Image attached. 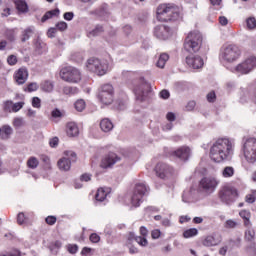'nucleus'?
Here are the masks:
<instances>
[{"label":"nucleus","instance_id":"obj_55","mask_svg":"<svg viewBox=\"0 0 256 256\" xmlns=\"http://www.w3.org/2000/svg\"><path fill=\"white\" fill-rule=\"evenodd\" d=\"M206 97L209 103H215L217 99V95H215V91L209 92Z\"/></svg>","mask_w":256,"mask_h":256},{"label":"nucleus","instance_id":"obj_16","mask_svg":"<svg viewBox=\"0 0 256 256\" xmlns=\"http://www.w3.org/2000/svg\"><path fill=\"white\" fill-rule=\"evenodd\" d=\"M218 196L222 203H225L226 205H231V203H233V201H235V198L237 197V189L229 186H224L220 189Z\"/></svg>","mask_w":256,"mask_h":256},{"label":"nucleus","instance_id":"obj_48","mask_svg":"<svg viewBox=\"0 0 256 256\" xmlns=\"http://www.w3.org/2000/svg\"><path fill=\"white\" fill-rule=\"evenodd\" d=\"M13 125L16 129H19V127H23L25 125V120H23L22 117H16L13 120Z\"/></svg>","mask_w":256,"mask_h":256},{"label":"nucleus","instance_id":"obj_36","mask_svg":"<svg viewBox=\"0 0 256 256\" xmlns=\"http://www.w3.org/2000/svg\"><path fill=\"white\" fill-rule=\"evenodd\" d=\"M241 222L233 219H228L224 222V228L225 229H237V227H240Z\"/></svg>","mask_w":256,"mask_h":256},{"label":"nucleus","instance_id":"obj_43","mask_svg":"<svg viewBox=\"0 0 256 256\" xmlns=\"http://www.w3.org/2000/svg\"><path fill=\"white\" fill-rule=\"evenodd\" d=\"M53 82L46 80L42 83L41 89L42 91H45L46 93H51L53 91Z\"/></svg>","mask_w":256,"mask_h":256},{"label":"nucleus","instance_id":"obj_53","mask_svg":"<svg viewBox=\"0 0 256 256\" xmlns=\"http://www.w3.org/2000/svg\"><path fill=\"white\" fill-rule=\"evenodd\" d=\"M32 107L34 109H41V99L39 97L32 98Z\"/></svg>","mask_w":256,"mask_h":256},{"label":"nucleus","instance_id":"obj_15","mask_svg":"<svg viewBox=\"0 0 256 256\" xmlns=\"http://www.w3.org/2000/svg\"><path fill=\"white\" fill-rule=\"evenodd\" d=\"M65 157L60 158L57 162L58 169L61 171H70L71 170V162L75 163L77 161V154L73 151H65Z\"/></svg>","mask_w":256,"mask_h":256},{"label":"nucleus","instance_id":"obj_34","mask_svg":"<svg viewBox=\"0 0 256 256\" xmlns=\"http://www.w3.org/2000/svg\"><path fill=\"white\" fill-rule=\"evenodd\" d=\"M245 239L246 241H254L255 240V229L252 226H245Z\"/></svg>","mask_w":256,"mask_h":256},{"label":"nucleus","instance_id":"obj_52","mask_svg":"<svg viewBox=\"0 0 256 256\" xmlns=\"http://www.w3.org/2000/svg\"><path fill=\"white\" fill-rule=\"evenodd\" d=\"M229 245L231 247H241V237L230 239Z\"/></svg>","mask_w":256,"mask_h":256},{"label":"nucleus","instance_id":"obj_58","mask_svg":"<svg viewBox=\"0 0 256 256\" xmlns=\"http://www.w3.org/2000/svg\"><path fill=\"white\" fill-rule=\"evenodd\" d=\"M90 241L91 243H99V241H101V236H99L97 233H92L90 235Z\"/></svg>","mask_w":256,"mask_h":256},{"label":"nucleus","instance_id":"obj_5","mask_svg":"<svg viewBox=\"0 0 256 256\" xmlns=\"http://www.w3.org/2000/svg\"><path fill=\"white\" fill-rule=\"evenodd\" d=\"M149 193V187L145 183H137L130 196L132 207H139L143 203V197Z\"/></svg>","mask_w":256,"mask_h":256},{"label":"nucleus","instance_id":"obj_49","mask_svg":"<svg viewBox=\"0 0 256 256\" xmlns=\"http://www.w3.org/2000/svg\"><path fill=\"white\" fill-rule=\"evenodd\" d=\"M246 25L248 29H256V19L255 17H249L246 20Z\"/></svg>","mask_w":256,"mask_h":256},{"label":"nucleus","instance_id":"obj_42","mask_svg":"<svg viewBox=\"0 0 256 256\" xmlns=\"http://www.w3.org/2000/svg\"><path fill=\"white\" fill-rule=\"evenodd\" d=\"M95 198H96V201H100V202L105 201V199L107 198V192L105 191V189L103 188L98 189L95 195Z\"/></svg>","mask_w":256,"mask_h":256},{"label":"nucleus","instance_id":"obj_7","mask_svg":"<svg viewBox=\"0 0 256 256\" xmlns=\"http://www.w3.org/2000/svg\"><path fill=\"white\" fill-rule=\"evenodd\" d=\"M86 67L88 71H92V73H96L100 77L107 73L109 69V64L105 60H100L98 58H90L86 63Z\"/></svg>","mask_w":256,"mask_h":256},{"label":"nucleus","instance_id":"obj_21","mask_svg":"<svg viewBox=\"0 0 256 256\" xmlns=\"http://www.w3.org/2000/svg\"><path fill=\"white\" fill-rule=\"evenodd\" d=\"M119 161H121V157L117 156L115 153H109L102 159L100 167H102V169H109V167H113V165L119 163Z\"/></svg>","mask_w":256,"mask_h":256},{"label":"nucleus","instance_id":"obj_13","mask_svg":"<svg viewBox=\"0 0 256 256\" xmlns=\"http://www.w3.org/2000/svg\"><path fill=\"white\" fill-rule=\"evenodd\" d=\"M113 85L111 84H104L101 86L98 99L103 103V105H111L113 103Z\"/></svg>","mask_w":256,"mask_h":256},{"label":"nucleus","instance_id":"obj_44","mask_svg":"<svg viewBox=\"0 0 256 256\" xmlns=\"http://www.w3.org/2000/svg\"><path fill=\"white\" fill-rule=\"evenodd\" d=\"M27 167H29V169H37V167H39V160L35 157H30L27 161Z\"/></svg>","mask_w":256,"mask_h":256},{"label":"nucleus","instance_id":"obj_1","mask_svg":"<svg viewBox=\"0 0 256 256\" xmlns=\"http://www.w3.org/2000/svg\"><path fill=\"white\" fill-rule=\"evenodd\" d=\"M235 151V142L229 138H219L210 147V159L214 163L230 161Z\"/></svg>","mask_w":256,"mask_h":256},{"label":"nucleus","instance_id":"obj_11","mask_svg":"<svg viewBox=\"0 0 256 256\" xmlns=\"http://www.w3.org/2000/svg\"><path fill=\"white\" fill-rule=\"evenodd\" d=\"M254 69H256V57L249 56L237 66H235L232 71L237 75H249V73H251V71Z\"/></svg>","mask_w":256,"mask_h":256},{"label":"nucleus","instance_id":"obj_50","mask_svg":"<svg viewBox=\"0 0 256 256\" xmlns=\"http://www.w3.org/2000/svg\"><path fill=\"white\" fill-rule=\"evenodd\" d=\"M246 203H255L256 200V190L252 191L250 194H247L245 197Z\"/></svg>","mask_w":256,"mask_h":256},{"label":"nucleus","instance_id":"obj_45","mask_svg":"<svg viewBox=\"0 0 256 256\" xmlns=\"http://www.w3.org/2000/svg\"><path fill=\"white\" fill-rule=\"evenodd\" d=\"M63 93L65 95H75L79 93V89L77 87L66 86L63 88Z\"/></svg>","mask_w":256,"mask_h":256},{"label":"nucleus","instance_id":"obj_10","mask_svg":"<svg viewBox=\"0 0 256 256\" xmlns=\"http://www.w3.org/2000/svg\"><path fill=\"white\" fill-rule=\"evenodd\" d=\"M254 69H256V57L249 56L237 66H235L232 71L237 75H249V73H251V71Z\"/></svg>","mask_w":256,"mask_h":256},{"label":"nucleus","instance_id":"obj_40","mask_svg":"<svg viewBox=\"0 0 256 256\" xmlns=\"http://www.w3.org/2000/svg\"><path fill=\"white\" fill-rule=\"evenodd\" d=\"M233 175H235V168L231 166H226L222 171V176L226 179L229 177H233Z\"/></svg>","mask_w":256,"mask_h":256},{"label":"nucleus","instance_id":"obj_61","mask_svg":"<svg viewBox=\"0 0 256 256\" xmlns=\"http://www.w3.org/2000/svg\"><path fill=\"white\" fill-rule=\"evenodd\" d=\"M46 223L48 225H55V223H57V218L55 216H48L46 218Z\"/></svg>","mask_w":256,"mask_h":256},{"label":"nucleus","instance_id":"obj_26","mask_svg":"<svg viewBox=\"0 0 256 256\" xmlns=\"http://www.w3.org/2000/svg\"><path fill=\"white\" fill-rule=\"evenodd\" d=\"M239 216L243 219L244 227H251L253 223H251V212L247 210H241L239 212Z\"/></svg>","mask_w":256,"mask_h":256},{"label":"nucleus","instance_id":"obj_8","mask_svg":"<svg viewBox=\"0 0 256 256\" xmlns=\"http://www.w3.org/2000/svg\"><path fill=\"white\" fill-rule=\"evenodd\" d=\"M242 151L248 163H255L256 162V139L244 138Z\"/></svg>","mask_w":256,"mask_h":256},{"label":"nucleus","instance_id":"obj_46","mask_svg":"<svg viewBox=\"0 0 256 256\" xmlns=\"http://www.w3.org/2000/svg\"><path fill=\"white\" fill-rule=\"evenodd\" d=\"M29 218H27V216H25V213L20 212L17 216V223L18 225H26V223H28Z\"/></svg>","mask_w":256,"mask_h":256},{"label":"nucleus","instance_id":"obj_54","mask_svg":"<svg viewBox=\"0 0 256 256\" xmlns=\"http://www.w3.org/2000/svg\"><path fill=\"white\" fill-rule=\"evenodd\" d=\"M67 250L69 251V253H71L72 255H75V253H77V251H79V246H77V244H69L67 246Z\"/></svg>","mask_w":256,"mask_h":256},{"label":"nucleus","instance_id":"obj_39","mask_svg":"<svg viewBox=\"0 0 256 256\" xmlns=\"http://www.w3.org/2000/svg\"><path fill=\"white\" fill-rule=\"evenodd\" d=\"M74 107L76 111L83 113V111H85V107H87V104L85 103V100L79 99L74 103Z\"/></svg>","mask_w":256,"mask_h":256},{"label":"nucleus","instance_id":"obj_47","mask_svg":"<svg viewBox=\"0 0 256 256\" xmlns=\"http://www.w3.org/2000/svg\"><path fill=\"white\" fill-rule=\"evenodd\" d=\"M249 101V90L243 89L240 93V103H247Z\"/></svg>","mask_w":256,"mask_h":256},{"label":"nucleus","instance_id":"obj_28","mask_svg":"<svg viewBox=\"0 0 256 256\" xmlns=\"http://www.w3.org/2000/svg\"><path fill=\"white\" fill-rule=\"evenodd\" d=\"M100 129L104 133H109V131H113V122H111L108 118H104L100 121Z\"/></svg>","mask_w":256,"mask_h":256},{"label":"nucleus","instance_id":"obj_27","mask_svg":"<svg viewBox=\"0 0 256 256\" xmlns=\"http://www.w3.org/2000/svg\"><path fill=\"white\" fill-rule=\"evenodd\" d=\"M33 33H35V27L33 26H29L28 28L24 29L21 34L22 43L29 41Z\"/></svg>","mask_w":256,"mask_h":256},{"label":"nucleus","instance_id":"obj_17","mask_svg":"<svg viewBox=\"0 0 256 256\" xmlns=\"http://www.w3.org/2000/svg\"><path fill=\"white\" fill-rule=\"evenodd\" d=\"M221 241H223V236L217 232H214L202 239V245L204 247H217V245H221Z\"/></svg>","mask_w":256,"mask_h":256},{"label":"nucleus","instance_id":"obj_38","mask_svg":"<svg viewBox=\"0 0 256 256\" xmlns=\"http://www.w3.org/2000/svg\"><path fill=\"white\" fill-rule=\"evenodd\" d=\"M62 243L59 240H56L55 242H52L49 246V249L51 251V253H53V255H57V253L59 252V248L62 247Z\"/></svg>","mask_w":256,"mask_h":256},{"label":"nucleus","instance_id":"obj_22","mask_svg":"<svg viewBox=\"0 0 256 256\" xmlns=\"http://www.w3.org/2000/svg\"><path fill=\"white\" fill-rule=\"evenodd\" d=\"M14 79L17 85H25L27 79H29V71H27V68L22 67L18 69L14 74Z\"/></svg>","mask_w":256,"mask_h":256},{"label":"nucleus","instance_id":"obj_37","mask_svg":"<svg viewBox=\"0 0 256 256\" xmlns=\"http://www.w3.org/2000/svg\"><path fill=\"white\" fill-rule=\"evenodd\" d=\"M55 15H59V9L50 10L44 14V16L41 19L42 23H45V21H49V19H52L55 17Z\"/></svg>","mask_w":256,"mask_h":256},{"label":"nucleus","instance_id":"obj_33","mask_svg":"<svg viewBox=\"0 0 256 256\" xmlns=\"http://www.w3.org/2000/svg\"><path fill=\"white\" fill-rule=\"evenodd\" d=\"M34 47H35V51L38 55H43V53H45V49H46L45 42L38 39V40H36Z\"/></svg>","mask_w":256,"mask_h":256},{"label":"nucleus","instance_id":"obj_62","mask_svg":"<svg viewBox=\"0 0 256 256\" xmlns=\"http://www.w3.org/2000/svg\"><path fill=\"white\" fill-rule=\"evenodd\" d=\"M58 31H65L67 29V24L65 22H59L56 24Z\"/></svg>","mask_w":256,"mask_h":256},{"label":"nucleus","instance_id":"obj_32","mask_svg":"<svg viewBox=\"0 0 256 256\" xmlns=\"http://www.w3.org/2000/svg\"><path fill=\"white\" fill-rule=\"evenodd\" d=\"M195 193V189H190L185 191L182 195V200L184 203H193V194Z\"/></svg>","mask_w":256,"mask_h":256},{"label":"nucleus","instance_id":"obj_29","mask_svg":"<svg viewBox=\"0 0 256 256\" xmlns=\"http://www.w3.org/2000/svg\"><path fill=\"white\" fill-rule=\"evenodd\" d=\"M103 31H105V28H103V25H96L95 28L87 31V37H89V38L99 37V35H101V33H103Z\"/></svg>","mask_w":256,"mask_h":256},{"label":"nucleus","instance_id":"obj_2","mask_svg":"<svg viewBox=\"0 0 256 256\" xmlns=\"http://www.w3.org/2000/svg\"><path fill=\"white\" fill-rule=\"evenodd\" d=\"M180 18L181 8L173 3L161 4L157 8L158 21H177Z\"/></svg>","mask_w":256,"mask_h":256},{"label":"nucleus","instance_id":"obj_4","mask_svg":"<svg viewBox=\"0 0 256 256\" xmlns=\"http://www.w3.org/2000/svg\"><path fill=\"white\" fill-rule=\"evenodd\" d=\"M241 57V49L235 44L225 45L220 50V59L224 63H235Z\"/></svg>","mask_w":256,"mask_h":256},{"label":"nucleus","instance_id":"obj_23","mask_svg":"<svg viewBox=\"0 0 256 256\" xmlns=\"http://www.w3.org/2000/svg\"><path fill=\"white\" fill-rule=\"evenodd\" d=\"M173 155L180 159V161H188L191 157V148L183 146L173 152Z\"/></svg>","mask_w":256,"mask_h":256},{"label":"nucleus","instance_id":"obj_60","mask_svg":"<svg viewBox=\"0 0 256 256\" xmlns=\"http://www.w3.org/2000/svg\"><path fill=\"white\" fill-rule=\"evenodd\" d=\"M39 89V85H37V83L32 82L28 85L27 90L29 91V93H32V91H37Z\"/></svg>","mask_w":256,"mask_h":256},{"label":"nucleus","instance_id":"obj_14","mask_svg":"<svg viewBox=\"0 0 256 256\" xmlns=\"http://www.w3.org/2000/svg\"><path fill=\"white\" fill-rule=\"evenodd\" d=\"M217 185H219V180L215 177H204L201 179L199 183V189L206 193L207 195H211L217 189Z\"/></svg>","mask_w":256,"mask_h":256},{"label":"nucleus","instance_id":"obj_3","mask_svg":"<svg viewBox=\"0 0 256 256\" xmlns=\"http://www.w3.org/2000/svg\"><path fill=\"white\" fill-rule=\"evenodd\" d=\"M201 45H203V35H201V32L197 30L189 32L184 41L185 51L188 53H197L201 49Z\"/></svg>","mask_w":256,"mask_h":256},{"label":"nucleus","instance_id":"obj_63","mask_svg":"<svg viewBox=\"0 0 256 256\" xmlns=\"http://www.w3.org/2000/svg\"><path fill=\"white\" fill-rule=\"evenodd\" d=\"M73 17H75V14L73 12L64 13L65 21H73Z\"/></svg>","mask_w":256,"mask_h":256},{"label":"nucleus","instance_id":"obj_35","mask_svg":"<svg viewBox=\"0 0 256 256\" xmlns=\"http://www.w3.org/2000/svg\"><path fill=\"white\" fill-rule=\"evenodd\" d=\"M169 61V54L167 53H162L157 61V67H159L160 69H163L166 65V63Z\"/></svg>","mask_w":256,"mask_h":256},{"label":"nucleus","instance_id":"obj_18","mask_svg":"<svg viewBox=\"0 0 256 256\" xmlns=\"http://www.w3.org/2000/svg\"><path fill=\"white\" fill-rule=\"evenodd\" d=\"M155 171L157 177H160V179H169V177L173 175V168L164 163H158L155 167Z\"/></svg>","mask_w":256,"mask_h":256},{"label":"nucleus","instance_id":"obj_24","mask_svg":"<svg viewBox=\"0 0 256 256\" xmlns=\"http://www.w3.org/2000/svg\"><path fill=\"white\" fill-rule=\"evenodd\" d=\"M127 239L129 243H131L132 241H136V243H138V245H140L141 247H147V245L149 244V242L147 241V238L141 237V236H135V233L133 232H130L128 234Z\"/></svg>","mask_w":256,"mask_h":256},{"label":"nucleus","instance_id":"obj_20","mask_svg":"<svg viewBox=\"0 0 256 256\" xmlns=\"http://www.w3.org/2000/svg\"><path fill=\"white\" fill-rule=\"evenodd\" d=\"M186 64L191 69H202V67L205 65V61L201 56L191 54L186 57Z\"/></svg>","mask_w":256,"mask_h":256},{"label":"nucleus","instance_id":"obj_9","mask_svg":"<svg viewBox=\"0 0 256 256\" xmlns=\"http://www.w3.org/2000/svg\"><path fill=\"white\" fill-rule=\"evenodd\" d=\"M254 69H256V57L249 56L237 66H235L232 71L237 75H249V73H251V71Z\"/></svg>","mask_w":256,"mask_h":256},{"label":"nucleus","instance_id":"obj_64","mask_svg":"<svg viewBox=\"0 0 256 256\" xmlns=\"http://www.w3.org/2000/svg\"><path fill=\"white\" fill-rule=\"evenodd\" d=\"M152 239H159L161 237V230L156 229L151 233Z\"/></svg>","mask_w":256,"mask_h":256},{"label":"nucleus","instance_id":"obj_6","mask_svg":"<svg viewBox=\"0 0 256 256\" xmlns=\"http://www.w3.org/2000/svg\"><path fill=\"white\" fill-rule=\"evenodd\" d=\"M60 78L66 83H80L81 71L73 66H66L60 70Z\"/></svg>","mask_w":256,"mask_h":256},{"label":"nucleus","instance_id":"obj_56","mask_svg":"<svg viewBox=\"0 0 256 256\" xmlns=\"http://www.w3.org/2000/svg\"><path fill=\"white\" fill-rule=\"evenodd\" d=\"M7 63H8V65H11V66L17 65V56H15V55L8 56Z\"/></svg>","mask_w":256,"mask_h":256},{"label":"nucleus","instance_id":"obj_25","mask_svg":"<svg viewBox=\"0 0 256 256\" xmlns=\"http://www.w3.org/2000/svg\"><path fill=\"white\" fill-rule=\"evenodd\" d=\"M66 133L68 137H77L79 135V127L75 122H69L66 126Z\"/></svg>","mask_w":256,"mask_h":256},{"label":"nucleus","instance_id":"obj_30","mask_svg":"<svg viewBox=\"0 0 256 256\" xmlns=\"http://www.w3.org/2000/svg\"><path fill=\"white\" fill-rule=\"evenodd\" d=\"M11 135H13V128L9 125L2 126L1 133H0L1 139H4V140L9 139Z\"/></svg>","mask_w":256,"mask_h":256},{"label":"nucleus","instance_id":"obj_19","mask_svg":"<svg viewBox=\"0 0 256 256\" xmlns=\"http://www.w3.org/2000/svg\"><path fill=\"white\" fill-rule=\"evenodd\" d=\"M154 37L160 39L161 41L167 40L171 37V28L165 25H158L154 28Z\"/></svg>","mask_w":256,"mask_h":256},{"label":"nucleus","instance_id":"obj_57","mask_svg":"<svg viewBox=\"0 0 256 256\" xmlns=\"http://www.w3.org/2000/svg\"><path fill=\"white\" fill-rule=\"evenodd\" d=\"M4 110L8 111V113H11V111H13V101H6L4 103Z\"/></svg>","mask_w":256,"mask_h":256},{"label":"nucleus","instance_id":"obj_59","mask_svg":"<svg viewBox=\"0 0 256 256\" xmlns=\"http://www.w3.org/2000/svg\"><path fill=\"white\" fill-rule=\"evenodd\" d=\"M51 116L54 117V119H59L63 117V113H61V110L56 108L51 112Z\"/></svg>","mask_w":256,"mask_h":256},{"label":"nucleus","instance_id":"obj_41","mask_svg":"<svg viewBox=\"0 0 256 256\" xmlns=\"http://www.w3.org/2000/svg\"><path fill=\"white\" fill-rule=\"evenodd\" d=\"M198 234H199V230H197V228H190L184 231L183 237H185V239H190V237H195Z\"/></svg>","mask_w":256,"mask_h":256},{"label":"nucleus","instance_id":"obj_12","mask_svg":"<svg viewBox=\"0 0 256 256\" xmlns=\"http://www.w3.org/2000/svg\"><path fill=\"white\" fill-rule=\"evenodd\" d=\"M149 93H151V84L145 81V79L141 78L138 84H136L134 87V94L137 101H145Z\"/></svg>","mask_w":256,"mask_h":256},{"label":"nucleus","instance_id":"obj_31","mask_svg":"<svg viewBox=\"0 0 256 256\" xmlns=\"http://www.w3.org/2000/svg\"><path fill=\"white\" fill-rule=\"evenodd\" d=\"M15 6L20 13H27L29 11V6L27 5V2L24 0H16Z\"/></svg>","mask_w":256,"mask_h":256},{"label":"nucleus","instance_id":"obj_51","mask_svg":"<svg viewBox=\"0 0 256 256\" xmlns=\"http://www.w3.org/2000/svg\"><path fill=\"white\" fill-rule=\"evenodd\" d=\"M24 105H25V102L14 103L12 106V113H17L18 111H21Z\"/></svg>","mask_w":256,"mask_h":256}]
</instances>
